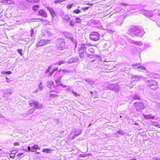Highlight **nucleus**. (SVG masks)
<instances>
[{
    "instance_id": "f257e3e1",
    "label": "nucleus",
    "mask_w": 160,
    "mask_h": 160,
    "mask_svg": "<svg viewBox=\"0 0 160 160\" xmlns=\"http://www.w3.org/2000/svg\"><path fill=\"white\" fill-rule=\"evenodd\" d=\"M129 33L131 36L134 37L137 36L141 37L144 33L143 30L138 27H133L129 30Z\"/></svg>"
},
{
    "instance_id": "f03ea898",
    "label": "nucleus",
    "mask_w": 160,
    "mask_h": 160,
    "mask_svg": "<svg viewBox=\"0 0 160 160\" xmlns=\"http://www.w3.org/2000/svg\"><path fill=\"white\" fill-rule=\"evenodd\" d=\"M56 47L58 50H63L67 47L64 39L62 38H58L55 41Z\"/></svg>"
},
{
    "instance_id": "7ed1b4c3",
    "label": "nucleus",
    "mask_w": 160,
    "mask_h": 160,
    "mask_svg": "<svg viewBox=\"0 0 160 160\" xmlns=\"http://www.w3.org/2000/svg\"><path fill=\"white\" fill-rule=\"evenodd\" d=\"M88 45L86 44L82 45L81 46L78 48V53L80 54L79 57L81 58H82L83 57V54L85 52L88 53L87 49Z\"/></svg>"
},
{
    "instance_id": "20e7f679",
    "label": "nucleus",
    "mask_w": 160,
    "mask_h": 160,
    "mask_svg": "<svg viewBox=\"0 0 160 160\" xmlns=\"http://www.w3.org/2000/svg\"><path fill=\"white\" fill-rule=\"evenodd\" d=\"M28 102L30 106L34 107L35 108L38 109H41L42 107V104L38 103V102L34 101L32 99L29 100Z\"/></svg>"
},
{
    "instance_id": "39448f33",
    "label": "nucleus",
    "mask_w": 160,
    "mask_h": 160,
    "mask_svg": "<svg viewBox=\"0 0 160 160\" xmlns=\"http://www.w3.org/2000/svg\"><path fill=\"white\" fill-rule=\"evenodd\" d=\"M124 18L122 16H120L115 18L113 21L116 25L120 26L123 24Z\"/></svg>"
},
{
    "instance_id": "423d86ee",
    "label": "nucleus",
    "mask_w": 160,
    "mask_h": 160,
    "mask_svg": "<svg viewBox=\"0 0 160 160\" xmlns=\"http://www.w3.org/2000/svg\"><path fill=\"white\" fill-rule=\"evenodd\" d=\"M90 38L93 41H98L100 38V35L97 32H93L90 35Z\"/></svg>"
},
{
    "instance_id": "0eeeda50",
    "label": "nucleus",
    "mask_w": 160,
    "mask_h": 160,
    "mask_svg": "<svg viewBox=\"0 0 160 160\" xmlns=\"http://www.w3.org/2000/svg\"><path fill=\"white\" fill-rule=\"evenodd\" d=\"M134 106L137 111H141L144 108V106L143 103L141 102H137L134 103Z\"/></svg>"
},
{
    "instance_id": "6e6552de",
    "label": "nucleus",
    "mask_w": 160,
    "mask_h": 160,
    "mask_svg": "<svg viewBox=\"0 0 160 160\" xmlns=\"http://www.w3.org/2000/svg\"><path fill=\"white\" fill-rule=\"evenodd\" d=\"M28 4L25 2H20L18 4L19 8L22 10L26 9L28 6Z\"/></svg>"
},
{
    "instance_id": "1a4fd4ad",
    "label": "nucleus",
    "mask_w": 160,
    "mask_h": 160,
    "mask_svg": "<svg viewBox=\"0 0 160 160\" xmlns=\"http://www.w3.org/2000/svg\"><path fill=\"white\" fill-rule=\"evenodd\" d=\"M107 88L109 89L114 90L116 92L119 91V86L116 84H110L107 86Z\"/></svg>"
},
{
    "instance_id": "9d476101",
    "label": "nucleus",
    "mask_w": 160,
    "mask_h": 160,
    "mask_svg": "<svg viewBox=\"0 0 160 160\" xmlns=\"http://www.w3.org/2000/svg\"><path fill=\"white\" fill-rule=\"evenodd\" d=\"M60 16L63 20H65L67 22H68L70 20L69 16L66 14L64 13L62 11H61L59 13Z\"/></svg>"
},
{
    "instance_id": "9b49d317",
    "label": "nucleus",
    "mask_w": 160,
    "mask_h": 160,
    "mask_svg": "<svg viewBox=\"0 0 160 160\" xmlns=\"http://www.w3.org/2000/svg\"><path fill=\"white\" fill-rule=\"evenodd\" d=\"M49 41L47 39H42L40 40L37 45V47L42 46L46 45Z\"/></svg>"
},
{
    "instance_id": "f8f14e48",
    "label": "nucleus",
    "mask_w": 160,
    "mask_h": 160,
    "mask_svg": "<svg viewBox=\"0 0 160 160\" xmlns=\"http://www.w3.org/2000/svg\"><path fill=\"white\" fill-rule=\"evenodd\" d=\"M38 15L45 18L48 17L47 12L43 9H41L39 11Z\"/></svg>"
},
{
    "instance_id": "ddd939ff",
    "label": "nucleus",
    "mask_w": 160,
    "mask_h": 160,
    "mask_svg": "<svg viewBox=\"0 0 160 160\" xmlns=\"http://www.w3.org/2000/svg\"><path fill=\"white\" fill-rule=\"evenodd\" d=\"M46 8L50 12L52 17L53 18L56 15V12L54 11L53 9L50 7H47Z\"/></svg>"
},
{
    "instance_id": "4468645a",
    "label": "nucleus",
    "mask_w": 160,
    "mask_h": 160,
    "mask_svg": "<svg viewBox=\"0 0 160 160\" xmlns=\"http://www.w3.org/2000/svg\"><path fill=\"white\" fill-rule=\"evenodd\" d=\"M12 94V92H9L8 90H6L3 95V97L6 100H7L11 95Z\"/></svg>"
},
{
    "instance_id": "2eb2a0df",
    "label": "nucleus",
    "mask_w": 160,
    "mask_h": 160,
    "mask_svg": "<svg viewBox=\"0 0 160 160\" xmlns=\"http://www.w3.org/2000/svg\"><path fill=\"white\" fill-rule=\"evenodd\" d=\"M78 58L77 57L70 58L68 61V63L71 64L74 63H77L78 61Z\"/></svg>"
},
{
    "instance_id": "dca6fc26",
    "label": "nucleus",
    "mask_w": 160,
    "mask_h": 160,
    "mask_svg": "<svg viewBox=\"0 0 160 160\" xmlns=\"http://www.w3.org/2000/svg\"><path fill=\"white\" fill-rule=\"evenodd\" d=\"M130 99H132L133 100H141L140 96L136 93H134L130 97Z\"/></svg>"
},
{
    "instance_id": "f3484780",
    "label": "nucleus",
    "mask_w": 160,
    "mask_h": 160,
    "mask_svg": "<svg viewBox=\"0 0 160 160\" xmlns=\"http://www.w3.org/2000/svg\"><path fill=\"white\" fill-rule=\"evenodd\" d=\"M143 15L147 17H151L152 16V11L148 10H144Z\"/></svg>"
},
{
    "instance_id": "a211bd4d",
    "label": "nucleus",
    "mask_w": 160,
    "mask_h": 160,
    "mask_svg": "<svg viewBox=\"0 0 160 160\" xmlns=\"http://www.w3.org/2000/svg\"><path fill=\"white\" fill-rule=\"evenodd\" d=\"M141 76H134L131 78V80L132 82H135L139 80L141 78Z\"/></svg>"
},
{
    "instance_id": "6ab92c4d",
    "label": "nucleus",
    "mask_w": 160,
    "mask_h": 160,
    "mask_svg": "<svg viewBox=\"0 0 160 160\" xmlns=\"http://www.w3.org/2000/svg\"><path fill=\"white\" fill-rule=\"evenodd\" d=\"M135 69L138 68L140 69L144 70L145 69V67L142 65H139V64H136L133 65Z\"/></svg>"
},
{
    "instance_id": "aec40b11",
    "label": "nucleus",
    "mask_w": 160,
    "mask_h": 160,
    "mask_svg": "<svg viewBox=\"0 0 160 160\" xmlns=\"http://www.w3.org/2000/svg\"><path fill=\"white\" fill-rule=\"evenodd\" d=\"M65 35L67 38L70 39L72 42L73 41V37L72 34L67 32L65 33Z\"/></svg>"
},
{
    "instance_id": "412c9836",
    "label": "nucleus",
    "mask_w": 160,
    "mask_h": 160,
    "mask_svg": "<svg viewBox=\"0 0 160 160\" xmlns=\"http://www.w3.org/2000/svg\"><path fill=\"white\" fill-rule=\"evenodd\" d=\"M153 85L150 87V88L152 90H155L158 88V86L157 85V82H153Z\"/></svg>"
},
{
    "instance_id": "4be33fe9",
    "label": "nucleus",
    "mask_w": 160,
    "mask_h": 160,
    "mask_svg": "<svg viewBox=\"0 0 160 160\" xmlns=\"http://www.w3.org/2000/svg\"><path fill=\"white\" fill-rule=\"evenodd\" d=\"M156 82L154 80H152L151 81H149L147 80L146 81V82L147 83L148 86H149V87H151V86H152L153 85V83L154 82Z\"/></svg>"
},
{
    "instance_id": "5701e85b",
    "label": "nucleus",
    "mask_w": 160,
    "mask_h": 160,
    "mask_svg": "<svg viewBox=\"0 0 160 160\" xmlns=\"http://www.w3.org/2000/svg\"><path fill=\"white\" fill-rule=\"evenodd\" d=\"M54 82L52 81H48L47 82V86L49 88H51Z\"/></svg>"
},
{
    "instance_id": "b1692460",
    "label": "nucleus",
    "mask_w": 160,
    "mask_h": 160,
    "mask_svg": "<svg viewBox=\"0 0 160 160\" xmlns=\"http://www.w3.org/2000/svg\"><path fill=\"white\" fill-rule=\"evenodd\" d=\"M62 76H60L55 81V82L56 84L60 85V84H61V79L62 78Z\"/></svg>"
},
{
    "instance_id": "393cba45",
    "label": "nucleus",
    "mask_w": 160,
    "mask_h": 160,
    "mask_svg": "<svg viewBox=\"0 0 160 160\" xmlns=\"http://www.w3.org/2000/svg\"><path fill=\"white\" fill-rule=\"evenodd\" d=\"M76 133L72 137V139H74L75 137H77L81 133V131L80 130H78V131L77 132L76 131L74 132Z\"/></svg>"
},
{
    "instance_id": "a878e982",
    "label": "nucleus",
    "mask_w": 160,
    "mask_h": 160,
    "mask_svg": "<svg viewBox=\"0 0 160 160\" xmlns=\"http://www.w3.org/2000/svg\"><path fill=\"white\" fill-rule=\"evenodd\" d=\"M76 133L72 137V139H74L75 137H77L81 133V131L80 130H78V131L77 132L76 131L74 132Z\"/></svg>"
},
{
    "instance_id": "bb28decb",
    "label": "nucleus",
    "mask_w": 160,
    "mask_h": 160,
    "mask_svg": "<svg viewBox=\"0 0 160 160\" xmlns=\"http://www.w3.org/2000/svg\"><path fill=\"white\" fill-rule=\"evenodd\" d=\"M66 62L65 61H60L58 62H56L54 64V65H60L61 64H64L66 63Z\"/></svg>"
},
{
    "instance_id": "cd10ccee",
    "label": "nucleus",
    "mask_w": 160,
    "mask_h": 160,
    "mask_svg": "<svg viewBox=\"0 0 160 160\" xmlns=\"http://www.w3.org/2000/svg\"><path fill=\"white\" fill-rule=\"evenodd\" d=\"M87 50L88 52V53H87L88 54V52H90L91 53H93L95 52L94 49L92 48H88V49H87Z\"/></svg>"
},
{
    "instance_id": "c85d7f7f",
    "label": "nucleus",
    "mask_w": 160,
    "mask_h": 160,
    "mask_svg": "<svg viewBox=\"0 0 160 160\" xmlns=\"http://www.w3.org/2000/svg\"><path fill=\"white\" fill-rule=\"evenodd\" d=\"M135 44L139 46H141L143 44L141 41H137L133 42Z\"/></svg>"
},
{
    "instance_id": "c756f323",
    "label": "nucleus",
    "mask_w": 160,
    "mask_h": 160,
    "mask_svg": "<svg viewBox=\"0 0 160 160\" xmlns=\"http://www.w3.org/2000/svg\"><path fill=\"white\" fill-rule=\"evenodd\" d=\"M39 20H40L41 21H42L43 22H45L44 23V24L47 25H49V22L47 20H43V19H39Z\"/></svg>"
},
{
    "instance_id": "7c9ffc66",
    "label": "nucleus",
    "mask_w": 160,
    "mask_h": 160,
    "mask_svg": "<svg viewBox=\"0 0 160 160\" xmlns=\"http://www.w3.org/2000/svg\"><path fill=\"white\" fill-rule=\"evenodd\" d=\"M1 73L2 74L10 75L11 74L12 72L10 71H2L1 72Z\"/></svg>"
},
{
    "instance_id": "2f4dec72",
    "label": "nucleus",
    "mask_w": 160,
    "mask_h": 160,
    "mask_svg": "<svg viewBox=\"0 0 160 160\" xmlns=\"http://www.w3.org/2000/svg\"><path fill=\"white\" fill-rule=\"evenodd\" d=\"M116 133L118 134L124 135L125 134V132H123L122 130H119L116 132Z\"/></svg>"
},
{
    "instance_id": "473e14b6",
    "label": "nucleus",
    "mask_w": 160,
    "mask_h": 160,
    "mask_svg": "<svg viewBox=\"0 0 160 160\" xmlns=\"http://www.w3.org/2000/svg\"><path fill=\"white\" fill-rule=\"evenodd\" d=\"M52 151V150L49 148L43 149L42 150V152H46V153H50Z\"/></svg>"
},
{
    "instance_id": "72a5a7b5",
    "label": "nucleus",
    "mask_w": 160,
    "mask_h": 160,
    "mask_svg": "<svg viewBox=\"0 0 160 160\" xmlns=\"http://www.w3.org/2000/svg\"><path fill=\"white\" fill-rule=\"evenodd\" d=\"M145 118L147 119H150V118L154 119V117L153 116H152L150 115H146L145 116Z\"/></svg>"
},
{
    "instance_id": "f704fd0d",
    "label": "nucleus",
    "mask_w": 160,
    "mask_h": 160,
    "mask_svg": "<svg viewBox=\"0 0 160 160\" xmlns=\"http://www.w3.org/2000/svg\"><path fill=\"white\" fill-rule=\"evenodd\" d=\"M56 92L54 91H51L50 92L49 96L50 97H53L55 96H56Z\"/></svg>"
},
{
    "instance_id": "c9c22d12",
    "label": "nucleus",
    "mask_w": 160,
    "mask_h": 160,
    "mask_svg": "<svg viewBox=\"0 0 160 160\" xmlns=\"http://www.w3.org/2000/svg\"><path fill=\"white\" fill-rule=\"evenodd\" d=\"M39 7L38 5H35L33 6L32 7V10L34 11H37L38 10V8Z\"/></svg>"
},
{
    "instance_id": "e433bc0d",
    "label": "nucleus",
    "mask_w": 160,
    "mask_h": 160,
    "mask_svg": "<svg viewBox=\"0 0 160 160\" xmlns=\"http://www.w3.org/2000/svg\"><path fill=\"white\" fill-rule=\"evenodd\" d=\"M152 124L153 125V126H155V127H156L157 128H160V127L159 126V125L157 122H152Z\"/></svg>"
},
{
    "instance_id": "4c0bfd02",
    "label": "nucleus",
    "mask_w": 160,
    "mask_h": 160,
    "mask_svg": "<svg viewBox=\"0 0 160 160\" xmlns=\"http://www.w3.org/2000/svg\"><path fill=\"white\" fill-rule=\"evenodd\" d=\"M12 2V1L11 0H2V2L5 3H7L9 4H11Z\"/></svg>"
},
{
    "instance_id": "58836bf2",
    "label": "nucleus",
    "mask_w": 160,
    "mask_h": 160,
    "mask_svg": "<svg viewBox=\"0 0 160 160\" xmlns=\"http://www.w3.org/2000/svg\"><path fill=\"white\" fill-rule=\"evenodd\" d=\"M26 1L29 3H34L38 2V0H26Z\"/></svg>"
},
{
    "instance_id": "ea45409f",
    "label": "nucleus",
    "mask_w": 160,
    "mask_h": 160,
    "mask_svg": "<svg viewBox=\"0 0 160 160\" xmlns=\"http://www.w3.org/2000/svg\"><path fill=\"white\" fill-rule=\"evenodd\" d=\"M81 12L80 10L78 9H76L73 11V12L74 13L78 14Z\"/></svg>"
},
{
    "instance_id": "a19ab883",
    "label": "nucleus",
    "mask_w": 160,
    "mask_h": 160,
    "mask_svg": "<svg viewBox=\"0 0 160 160\" xmlns=\"http://www.w3.org/2000/svg\"><path fill=\"white\" fill-rule=\"evenodd\" d=\"M14 151H12V152L10 154V157L13 159L15 155V152H13Z\"/></svg>"
},
{
    "instance_id": "79ce46f5",
    "label": "nucleus",
    "mask_w": 160,
    "mask_h": 160,
    "mask_svg": "<svg viewBox=\"0 0 160 160\" xmlns=\"http://www.w3.org/2000/svg\"><path fill=\"white\" fill-rule=\"evenodd\" d=\"M75 24L74 21L72 20L69 22V24L71 26H73Z\"/></svg>"
},
{
    "instance_id": "37998d69",
    "label": "nucleus",
    "mask_w": 160,
    "mask_h": 160,
    "mask_svg": "<svg viewBox=\"0 0 160 160\" xmlns=\"http://www.w3.org/2000/svg\"><path fill=\"white\" fill-rule=\"evenodd\" d=\"M35 111V109L34 108H32L30 109L29 110H28V114L29 115L31 114L34 111Z\"/></svg>"
},
{
    "instance_id": "c03bdc74",
    "label": "nucleus",
    "mask_w": 160,
    "mask_h": 160,
    "mask_svg": "<svg viewBox=\"0 0 160 160\" xmlns=\"http://www.w3.org/2000/svg\"><path fill=\"white\" fill-rule=\"evenodd\" d=\"M73 4H69L67 6V8L68 9H70L72 7Z\"/></svg>"
},
{
    "instance_id": "a18cd8bd",
    "label": "nucleus",
    "mask_w": 160,
    "mask_h": 160,
    "mask_svg": "<svg viewBox=\"0 0 160 160\" xmlns=\"http://www.w3.org/2000/svg\"><path fill=\"white\" fill-rule=\"evenodd\" d=\"M43 87V85L41 82H40L39 84L38 87L39 88V89L40 90H42V88Z\"/></svg>"
},
{
    "instance_id": "49530a36",
    "label": "nucleus",
    "mask_w": 160,
    "mask_h": 160,
    "mask_svg": "<svg viewBox=\"0 0 160 160\" xmlns=\"http://www.w3.org/2000/svg\"><path fill=\"white\" fill-rule=\"evenodd\" d=\"M23 155V153H20L17 155V157L19 158H22V156Z\"/></svg>"
},
{
    "instance_id": "de8ad7c7",
    "label": "nucleus",
    "mask_w": 160,
    "mask_h": 160,
    "mask_svg": "<svg viewBox=\"0 0 160 160\" xmlns=\"http://www.w3.org/2000/svg\"><path fill=\"white\" fill-rule=\"evenodd\" d=\"M18 52L20 54L21 56H22L23 54L22 53V49H18L17 50Z\"/></svg>"
},
{
    "instance_id": "09e8293b",
    "label": "nucleus",
    "mask_w": 160,
    "mask_h": 160,
    "mask_svg": "<svg viewBox=\"0 0 160 160\" xmlns=\"http://www.w3.org/2000/svg\"><path fill=\"white\" fill-rule=\"evenodd\" d=\"M52 66H50L45 71V74H46L47 73L49 72L51 69V67Z\"/></svg>"
},
{
    "instance_id": "8fccbe9b",
    "label": "nucleus",
    "mask_w": 160,
    "mask_h": 160,
    "mask_svg": "<svg viewBox=\"0 0 160 160\" xmlns=\"http://www.w3.org/2000/svg\"><path fill=\"white\" fill-rule=\"evenodd\" d=\"M38 146L37 145H34L32 148V149L33 150L37 149L38 148Z\"/></svg>"
},
{
    "instance_id": "3c124183",
    "label": "nucleus",
    "mask_w": 160,
    "mask_h": 160,
    "mask_svg": "<svg viewBox=\"0 0 160 160\" xmlns=\"http://www.w3.org/2000/svg\"><path fill=\"white\" fill-rule=\"evenodd\" d=\"M30 36L31 37H32L34 35V30L33 29H31L30 31Z\"/></svg>"
},
{
    "instance_id": "603ef678",
    "label": "nucleus",
    "mask_w": 160,
    "mask_h": 160,
    "mask_svg": "<svg viewBox=\"0 0 160 160\" xmlns=\"http://www.w3.org/2000/svg\"><path fill=\"white\" fill-rule=\"evenodd\" d=\"M76 20V22L77 23H80L81 20L79 18H75Z\"/></svg>"
},
{
    "instance_id": "864d4df0",
    "label": "nucleus",
    "mask_w": 160,
    "mask_h": 160,
    "mask_svg": "<svg viewBox=\"0 0 160 160\" xmlns=\"http://www.w3.org/2000/svg\"><path fill=\"white\" fill-rule=\"evenodd\" d=\"M72 93L73 94V95L75 97H77V96H79V94H77V93L74 92L73 91H72Z\"/></svg>"
},
{
    "instance_id": "5fc2aeb1",
    "label": "nucleus",
    "mask_w": 160,
    "mask_h": 160,
    "mask_svg": "<svg viewBox=\"0 0 160 160\" xmlns=\"http://www.w3.org/2000/svg\"><path fill=\"white\" fill-rule=\"evenodd\" d=\"M89 8V7H86L82 8L81 9L83 11H86Z\"/></svg>"
},
{
    "instance_id": "6e6d98bb",
    "label": "nucleus",
    "mask_w": 160,
    "mask_h": 160,
    "mask_svg": "<svg viewBox=\"0 0 160 160\" xmlns=\"http://www.w3.org/2000/svg\"><path fill=\"white\" fill-rule=\"evenodd\" d=\"M88 54V57L90 58H94L95 57H97L96 56H94L92 55L89 54Z\"/></svg>"
},
{
    "instance_id": "4d7b16f0",
    "label": "nucleus",
    "mask_w": 160,
    "mask_h": 160,
    "mask_svg": "<svg viewBox=\"0 0 160 160\" xmlns=\"http://www.w3.org/2000/svg\"><path fill=\"white\" fill-rule=\"evenodd\" d=\"M27 150H28V152H29V151H31L32 152H33V151L31 150V147H28V148H27Z\"/></svg>"
},
{
    "instance_id": "13d9d810",
    "label": "nucleus",
    "mask_w": 160,
    "mask_h": 160,
    "mask_svg": "<svg viewBox=\"0 0 160 160\" xmlns=\"http://www.w3.org/2000/svg\"><path fill=\"white\" fill-rule=\"evenodd\" d=\"M121 5L122 6H123L124 7H126V6H127L128 5V4L124 3H121Z\"/></svg>"
},
{
    "instance_id": "bf43d9fd",
    "label": "nucleus",
    "mask_w": 160,
    "mask_h": 160,
    "mask_svg": "<svg viewBox=\"0 0 160 160\" xmlns=\"http://www.w3.org/2000/svg\"><path fill=\"white\" fill-rule=\"evenodd\" d=\"M19 145V143L18 142H15L14 143V145L15 146H18Z\"/></svg>"
},
{
    "instance_id": "052dcab7",
    "label": "nucleus",
    "mask_w": 160,
    "mask_h": 160,
    "mask_svg": "<svg viewBox=\"0 0 160 160\" xmlns=\"http://www.w3.org/2000/svg\"><path fill=\"white\" fill-rule=\"evenodd\" d=\"M80 157H81L84 158V157H86V155H85V154H80Z\"/></svg>"
},
{
    "instance_id": "680f3d73",
    "label": "nucleus",
    "mask_w": 160,
    "mask_h": 160,
    "mask_svg": "<svg viewBox=\"0 0 160 160\" xmlns=\"http://www.w3.org/2000/svg\"><path fill=\"white\" fill-rule=\"evenodd\" d=\"M85 81L86 82H88V83H90V82H91V80L90 79H87L85 80Z\"/></svg>"
},
{
    "instance_id": "e2e57ef3",
    "label": "nucleus",
    "mask_w": 160,
    "mask_h": 160,
    "mask_svg": "<svg viewBox=\"0 0 160 160\" xmlns=\"http://www.w3.org/2000/svg\"><path fill=\"white\" fill-rule=\"evenodd\" d=\"M152 160H160L159 158H155L153 159Z\"/></svg>"
},
{
    "instance_id": "0e129e2a",
    "label": "nucleus",
    "mask_w": 160,
    "mask_h": 160,
    "mask_svg": "<svg viewBox=\"0 0 160 160\" xmlns=\"http://www.w3.org/2000/svg\"><path fill=\"white\" fill-rule=\"evenodd\" d=\"M6 81L7 82H10V81L9 80V79L7 78H6Z\"/></svg>"
},
{
    "instance_id": "69168bd1",
    "label": "nucleus",
    "mask_w": 160,
    "mask_h": 160,
    "mask_svg": "<svg viewBox=\"0 0 160 160\" xmlns=\"http://www.w3.org/2000/svg\"><path fill=\"white\" fill-rule=\"evenodd\" d=\"M60 85L63 88H66V87H67V86H66V85H64L62 84H60Z\"/></svg>"
},
{
    "instance_id": "338daca9",
    "label": "nucleus",
    "mask_w": 160,
    "mask_h": 160,
    "mask_svg": "<svg viewBox=\"0 0 160 160\" xmlns=\"http://www.w3.org/2000/svg\"><path fill=\"white\" fill-rule=\"evenodd\" d=\"M66 90H71V87H68L66 89Z\"/></svg>"
},
{
    "instance_id": "774afa93",
    "label": "nucleus",
    "mask_w": 160,
    "mask_h": 160,
    "mask_svg": "<svg viewBox=\"0 0 160 160\" xmlns=\"http://www.w3.org/2000/svg\"><path fill=\"white\" fill-rule=\"evenodd\" d=\"M95 61V59H92L91 61V62L92 63L93 62H94Z\"/></svg>"
}]
</instances>
